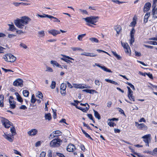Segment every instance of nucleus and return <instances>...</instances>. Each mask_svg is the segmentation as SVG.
Returning <instances> with one entry per match:
<instances>
[{
  "label": "nucleus",
  "instance_id": "1",
  "mask_svg": "<svg viewBox=\"0 0 157 157\" xmlns=\"http://www.w3.org/2000/svg\"><path fill=\"white\" fill-rule=\"evenodd\" d=\"M30 21V19L26 17H23L21 19H18L14 20L15 25L18 28L22 29L25 25L28 24Z\"/></svg>",
  "mask_w": 157,
  "mask_h": 157
},
{
  "label": "nucleus",
  "instance_id": "2",
  "mask_svg": "<svg viewBox=\"0 0 157 157\" xmlns=\"http://www.w3.org/2000/svg\"><path fill=\"white\" fill-rule=\"evenodd\" d=\"M62 142V141L60 139H55L52 140L50 143V146L52 148L59 147Z\"/></svg>",
  "mask_w": 157,
  "mask_h": 157
},
{
  "label": "nucleus",
  "instance_id": "3",
  "mask_svg": "<svg viewBox=\"0 0 157 157\" xmlns=\"http://www.w3.org/2000/svg\"><path fill=\"white\" fill-rule=\"evenodd\" d=\"M99 17L98 16H91L83 19L87 22L95 25V23L98 21Z\"/></svg>",
  "mask_w": 157,
  "mask_h": 157
},
{
  "label": "nucleus",
  "instance_id": "4",
  "mask_svg": "<svg viewBox=\"0 0 157 157\" xmlns=\"http://www.w3.org/2000/svg\"><path fill=\"white\" fill-rule=\"evenodd\" d=\"M4 59L6 61L10 62H13L16 59V57L11 54H7L3 56Z\"/></svg>",
  "mask_w": 157,
  "mask_h": 157
},
{
  "label": "nucleus",
  "instance_id": "5",
  "mask_svg": "<svg viewBox=\"0 0 157 157\" xmlns=\"http://www.w3.org/2000/svg\"><path fill=\"white\" fill-rule=\"evenodd\" d=\"M1 121L2 125L4 126L5 128H9L10 126L12 125V123L10 121L8 120L3 117H1Z\"/></svg>",
  "mask_w": 157,
  "mask_h": 157
},
{
  "label": "nucleus",
  "instance_id": "6",
  "mask_svg": "<svg viewBox=\"0 0 157 157\" xmlns=\"http://www.w3.org/2000/svg\"><path fill=\"white\" fill-rule=\"evenodd\" d=\"M142 138L143 139V141L145 143L146 146L149 147V141H150L151 139V135L148 134L145 135L143 136Z\"/></svg>",
  "mask_w": 157,
  "mask_h": 157
},
{
  "label": "nucleus",
  "instance_id": "7",
  "mask_svg": "<svg viewBox=\"0 0 157 157\" xmlns=\"http://www.w3.org/2000/svg\"><path fill=\"white\" fill-rule=\"evenodd\" d=\"M135 126L140 130H146L147 128V126L144 123L139 124L137 122H135Z\"/></svg>",
  "mask_w": 157,
  "mask_h": 157
},
{
  "label": "nucleus",
  "instance_id": "8",
  "mask_svg": "<svg viewBox=\"0 0 157 157\" xmlns=\"http://www.w3.org/2000/svg\"><path fill=\"white\" fill-rule=\"evenodd\" d=\"M23 81L20 79H17L15 80L13 83V85L15 86H20L21 87L23 86Z\"/></svg>",
  "mask_w": 157,
  "mask_h": 157
},
{
  "label": "nucleus",
  "instance_id": "9",
  "mask_svg": "<svg viewBox=\"0 0 157 157\" xmlns=\"http://www.w3.org/2000/svg\"><path fill=\"white\" fill-rule=\"evenodd\" d=\"M3 136L5 139L10 142H12L13 140L14 137L12 136L10 133L6 134L4 133Z\"/></svg>",
  "mask_w": 157,
  "mask_h": 157
},
{
  "label": "nucleus",
  "instance_id": "10",
  "mask_svg": "<svg viewBox=\"0 0 157 157\" xmlns=\"http://www.w3.org/2000/svg\"><path fill=\"white\" fill-rule=\"evenodd\" d=\"M61 56H63V58H61V59L62 60L64 61L65 62L67 63H70V60H68V59L72 60H74V59L73 58L71 57H69V56L63 54H61Z\"/></svg>",
  "mask_w": 157,
  "mask_h": 157
},
{
  "label": "nucleus",
  "instance_id": "11",
  "mask_svg": "<svg viewBox=\"0 0 157 157\" xmlns=\"http://www.w3.org/2000/svg\"><path fill=\"white\" fill-rule=\"evenodd\" d=\"M72 104L73 105L75 106L76 108L77 109L82 110L84 112H86L88 110L89 108V105L88 104H87L88 107H86L85 108H82L80 106H78L77 105L75 104V103H72Z\"/></svg>",
  "mask_w": 157,
  "mask_h": 157
},
{
  "label": "nucleus",
  "instance_id": "12",
  "mask_svg": "<svg viewBox=\"0 0 157 157\" xmlns=\"http://www.w3.org/2000/svg\"><path fill=\"white\" fill-rule=\"evenodd\" d=\"M48 33L52 35L53 36H55L58 34L60 33V32L57 30L54 29H52L48 31Z\"/></svg>",
  "mask_w": 157,
  "mask_h": 157
},
{
  "label": "nucleus",
  "instance_id": "13",
  "mask_svg": "<svg viewBox=\"0 0 157 157\" xmlns=\"http://www.w3.org/2000/svg\"><path fill=\"white\" fill-rule=\"evenodd\" d=\"M67 87V85L65 83H62L60 86V93L63 95H65L66 94V89Z\"/></svg>",
  "mask_w": 157,
  "mask_h": 157
},
{
  "label": "nucleus",
  "instance_id": "14",
  "mask_svg": "<svg viewBox=\"0 0 157 157\" xmlns=\"http://www.w3.org/2000/svg\"><path fill=\"white\" fill-rule=\"evenodd\" d=\"M121 44L125 49V52L126 53H129V50H130V47L127 43H123L121 42Z\"/></svg>",
  "mask_w": 157,
  "mask_h": 157
},
{
  "label": "nucleus",
  "instance_id": "15",
  "mask_svg": "<svg viewBox=\"0 0 157 157\" xmlns=\"http://www.w3.org/2000/svg\"><path fill=\"white\" fill-rule=\"evenodd\" d=\"M61 133V132L59 130L53 131V132L50 135L49 137H54L56 136H57L60 135Z\"/></svg>",
  "mask_w": 157,
  "mask_h": 157
},
{
  "label": "nucleus",
  "instance_id": "16",
  "mask_svg": "<svg viewBox=\"0 0 157 157\" xmlns=\"http://www.w3.org/2000/svg\"><path fill=\"white\" fill-rule=\"evenodd\" d=\"M38 132L37 130L36 129H33L30 130L28 132V133L29 136H35Z\"/></svg>",
  "mask_w": 157,
  "mask_h": 157
},
{
  "label": "nucleus",
  "instance_id": "17",
  "mask_svg": "<svg viewBox=\"0 0 157 157\" xmlns=\"http://www.w3.org/2000/svg\"><path fill=\"white\" fill-rule=\"evenodd\" d=\"M75 149V145L72 144H70L67 147V149L69 152H73Z\"/></svg>",
  "mask_w": 157,
  "mask_h": 157
},
{
  "label": "nucleus",
  "instance_id": "18",
  "mask_svg": "<svg viewBox=\"0 0 157 157\" xmlns=\"http://www.w3.org/2000/svg\"><path fill=\"white\" fill-rule=\"evenodd\" d=\"M143 152L144 153L149 154L152 155H154L157 152V147L155 148L152 151H145Z\"/></svg>",
  "mask_w": 157,
  "mask_h": 157
},
{
  "label": "nucleus",
  "instance_id": "19",
  "mask_svg": "<svg viewBox=\"0 0 157 157\" xmlns=\"http://www.w3.org/2000/svg\"><path fill=\"white\" fill-rule=\"evenodd\" d=\"M151 7V4L149 2L146 3L144 5V13L148 11Z\"/></svg>",
  "mask_w": 157,
  "mask_h": 157
},
{
  "label": "nucleus",
  "instance_id": "20",
  "mask_svg": "<svg viewBox=\"0 0 157 157\" xmlns=\"http://www.w3.org/2000/svg\"><path fill=\"white\" fill-rule=\"evenodd\" d=\"M97 66L99 67L102 70H104V71L108 72L109 73H112V71L109 69L105 67L104 66H101L100 64H98L97 65Z\"/></svg>",
  "mask_w": 157,
  "mask_h": 157
},
{
  "label": "nucleus",
  "instance_id": "21",
  "mask_svg": "<svg viewBox=\"0 0 157 157\" xmlns=\"http://www.w3.org/2000/svg\"><path fill=\"white\" fill-rule=\"evenodd\" d=\"M151 14L153 15V18L154 19L157 18V7L156 8L152 9Z\"/></svg>",
  "mask_w": 157,
  "mask_h": 157
},
{
  "label": "nucleus",
  "instance_id": "22",
  "mask_svg": "<svg viewBox=\"0 0 157 157\" xmlns=\"http://www.w3.org/2000/svg\"><path fill=\"white\" fill-rule=\"evenodd\" d=\"M81 55L85 56H87L95 57L97 56L96 55H94L93 53L89 52H84L81 54Z\"/></svg>",
  "mask_w": 157,
  "mask_h": 157
},
{
  "label": "nucleus",
  "instance_id": "23",
  "mask_svg": "<svg viewBox=\"0 0 157 157\" xmlns=\"http://www.w3.org/2000/svg\"><path fill=\"white\" fill-rule=\"evenodd\" d=\"M150 15V13H147L145 14L144 17V23L145 24L148 21V19Z\"/></svg>",
  "mask_w": 157,
  "mask_h": 157
},
{
  "label": "nucleus",
  "instance_id": "24",
  "mask_svg": "<svg viewBox=\"0 0 157 157\" xmlns=\"http://www.w3.org/2000/svg\"><path fill=\"white\" fill-rule=\"evenodd\" d=\"M82 91L86 92L90 94H93L94 93H97V92L94 90L84 89L82 90Z\"/></svg>",
  "mask_w": 157,
  "mask_h": 157
},
{
  "label": "nucleus",
  "instance_id": "25",
  "mask_svg": "<svg viewBox=\"0 0 157 157\" xmlns=\"http://www.w3.org/2000/svg\"><path fill=\"white\" fill-rule=\"evenodd\" d=\"M4 96L3 95H0V106L2 107L4 106Z\"/></svg>",
  "mask_w": 157,
  "mask_h": 157
},
{
  "label": "nucleus",
  "instance_id": "26",
  "mask_svg": "<svg viewBox=\"0 0 157 157\" xmlns=\"http://www.w3.org/2000/svg\"><path fill=\"white\" fill-rule=\"evenodd\" d=\"M15 95H16L17 97V100L20 102H23V99L21 97V96L19 95L18 93L17 92H15Z\"/></svg>",
  "mask_w": 157,
  "mask_h": 157
},
{
  "label": "nucleus",
  "instance_id": "27",
  "mask_svg": "<svg viewBox=\"0 0 157 157\" xmlns=\"http://www.w3.org/2000/svg\"><path fill=\"white\" fill-rule=\"evenodd\" d=\"M93 111L94 113V116L96 118H97L98 120H100L101 119V117L100 115L99 114L98 112L94 109L93 110Z\"/></svg>",
  "mask_w": 157,
  "mask_h": 157
},
{
  "label": "nucleus",
  "instance_id": "28",
  "mask_svg": "<svg viewBox=\"0 0 157 157\" xmlns=\"http://www.w3.org/2000/svg\"><path fill=\"white\" fill-rule=\"evenodd\" d=\"M9 103L10 105V107L12 109H14L16 107L15 103L14 101H13L9 99Z\"/></svg>",
  "mask_w": 157,
  "mask_h": 157
},
{
  "label": "nucleus",
  "instance_id": "29",
  "mask_svg": "<svg viewBox=\"0 0 157 157\" xmlns=\"http://www.w3.org/2000/svg\"><path fill=\"white\" fill-rule=\"evenodd\" d=\"M51 64L54 65L58 67H61V65L59 64L56 61L51 60L50 62Z\"/></svg>",
  "mask_w": 157,
  "mask_h": 157
},
{
  "label": "nucleus",
  "instance_id": "30",
  "mask_svg": "<svg viewBox=\"0 0 157 157\" xmlns=\"http://www.w3.org/2000/svg\"><path fill=\"white\" fill-rule=\"evenodd\" d=\"M10 132L12 133L11 135H12V136H14L16 134L15 128L14 127H13L12 128H11Z\"/></svg>",
  "mask_w": 157,
  "mask_h": 157
},
{
  "label": "nucleus",
  "instance_id": "31",
  "mask_svg": "<svg viewBox=\"0 0 157 157\" xmlns=\"http://www.w3.org/2000/svg\"><path fill=\"white\" fill-rule=\"evenodd\" d=\"M74 87L76 88L83 89L84 87L83 86V84H73Z\"/></svg>",
  "mask_w": 157,
  "mask_h": 157
},
{
  "label": "nucleus",
  "instance_id": "32",
  "mask_svg": "<svg viewBox=\"0 0 157 157\" xmlns=\"http://www.w3.org/2000/svg\"><path fill=\"white\" fill-rule=\"evenodd\" d=\"M105 81L107 82L115 84V85H118V83L117 82H116L110 79H105Z\"/></svg>",
  "mask_w": 157,
  "mask_h": 157
},
{
  "label": "nucleus",
  "instance_id": "33",
  "mask_svg": "<svg viewBox=\"0 0 157 157\" xmlns=\"http://www.w3.org/2000/svg\"><path fill=\"white\" fill-rule=\"evenodd\" d=\"M89 40L92 43H98L99 42V40L96 38L91 37L89 38Z\"/></svg>",
  "mask_w": 157,
  "mask_h": 157
},
{
  "label": "nucleus",
  "instance_id": "34",
  "mask_svg": "<svg viewBox=\"0 0 157 157\" xmlns=\"http://www.w3.org/2000/svg\"><path fill=\"white\" fill-rule=\"evenodd\" d=\"M112 53L113 56H114L117 59L120 60L121 58V56L119 55H118L116 52L112 51Z\"/></svg>",
  "mask_w": 157,
  "mask_h": 157
},
{
  "label": "nucleus",
  "instance_id": "35",
  "mask_svg": "<svg viewBox=\"0 0 157 157\" xmlns=\"http://www.w3.org/2000/svg\"><path fill=\"white\" fill-rule=\"evenodd\" d=\"M8 25L9 26V30L11 31H14L16 29L15 26L13 25L8 24Z\"/></svg>",
  "mask_w": 157,
  "mask_h": 157
},
{
  "label": "nucleus",
  "instance_id": "36",
  "mask_svg": "<svg viewBox=\"0 0 157 157\" xmlns=\"http://www.w3.org/2000/svg\"><path fill=\"white\" fill-rule=\"evenodd\" d=\"M45 119L50 121L52 119L51 114L50 113L46 114L45 115Z\"/></svg>",
  "mask_w": 157,
  "mask_h": 157
},
{
  "label": "nucleus",
  "instance_id": "37",
  "mask_svg": "<svg viewBox=\"0 0 157 157\" xmlns=\"http://www.w3.org/2000/svg\"><path fill=\"white\" fill-rule=\"evenodd\" d=\"M128 96L130 101H135V97L134 96H133V93L130 94L129 95H128Z\"/></svg>",
  "mask_w": 157,
  "mask_h": 157
},
{
  "label": "nucleus",
  "instance_id": "38",
  "mask_svg": "<svg viewBox=\"0 0 157 157\" xmlns=\"http://www.w3.org/2000/svg\"><path fill=\"white\" fill-rule=\"evenodd\" d=\"M49 18L50 19H53L52 21L54 22H59L60 21L57 18L50 15Z\"/></svg>",
  "mask_w": 157,
  "mask_h": 157
},
{
  "label": "nucleus",
  "instance_id": "39",
  "mask_svg": "<svg viewBox=\"0 0 157 157\" xmlns=\"http://www.w3.org/2000/svg\"><path fill=\"white\" fill-rule=\"evenodd\" d=\"M38 36L40 37H44L45 36L44 31L42 30L38 32Z\"/></svg>",
  "mask_w": 157,
  "mask_h": 157
},
{
  "label": "nucleus",
  "instance_id": "40",
  "mask_svg": "<svg viewBox=\"0 0 157 157\" xmlns=\"http://www.w3.org/2000/svg\"><path fill=\"white\" fill-rule=\"evenodd\" d=\"M86 35V34L85 33L79 35L78 36L77 39L79 40L82 41V38Z\"/></svg>",
  "mask_w": 157,
  "mask_h": 157
},
{
  "label": "nucleus",
  "instance_id": "41",
  "mask_svg": "<svg viewBox=\"0 0 157 157\" xmlns=\"http://www.w3.org/2000/svg\"><path fill=\"white\" fill-rule=\"evenodd\" d=\"M121 28L120 26H118L115 27V29L116 30L117 34L118 35L120 32L121 30Z\"/></svg>",
  "mask_w": 157,
  "mask_h": 157
},
{
  "label": "nucleus",
  "instance_id": "42",
  "mask_svg": "<svg viewBox=\"0 0 157 157\" xmlns=\"http://www.w3.org/2000/svg\"><path fill=\"white\" fill-rule=\"evenodd\" d=\"M131 38L129 40L130 41V45H132V43H133L134 42V36H130Z\"/></svg>",
  "mask_w": 157,
  "mask_h": 157
},
{
  "label": "nucleus",
  "instance_id": "43",
  "mask_svg": "<svg viewBox=\"0 0 157 157\" xmlns=\"http://www.w3.org/2000/svg\"><path fill=\"white\" fill-rule=\"evenodd\" d=\"M23 94L24 96L28 97L29 95V93L28 90H25L23 91Z\"/></svg>",
  "mask_w": 157,
  "mask_h": 157
},
{
  "label": "nucleus",
  "instance_id": "44",
  "mask_svg": "<svg viewBox=\"0 0 157 157\" xmlns=\"http://www.w3.org/2000/svg\"><path fill=\"white\" fill-rule=\"evenodd\" d=\"M128 148L131 150V152L133 153L134 154L136 155L139 156V153L135 152V150L132 148V147L129 146L128 147Z\"/></svg>",
  "mask_w": 157,
  "mask_h": 157
},
{
  "label": "nucleus",
  "instance_id": "45",
  "mask_svg": "<svg viewBox=\"0 0 157 157\" xmlns=\"http://www.w3.org/2000/svg\"><path fill=\"white\" fill-rule=\"evenodd\" d=\"M108 125L110 126V127H113L114 126H116V124L114 123L112 121H109V122H108Z\"/></svg>",
  "mask_w": 157,
  "mask_h": 157
},
{
  "label": "nucleus",
  "instance_id": "46",
  "mask_svg": "<svg viewBox=\"0 0 157 157\" xmlns=\"http://www.w3.org/2000/svg\"><path fill=\"white\" fill-rule=\"evenodd\" d=\"M71 48V49L74 51H83V50L81 48H80L72 47Z\"/></svg>",
  "mask_w": 157,
  "mask_h": 157
},
{
  "label": "nucleus",
  "instance_id": "47",
  "mask_svg": "<svg viewBox=\"0 0 157 157\" xmlns=\"http://www.w3.org/2000/svg\"><path fill=\"white\" fill-rule=\"evenodd\" d=\"M112 2L119 5L126 2H120L118 0H112Z\"/></svg>",
  "mask_w": 157,
  "mask_h": 157
},
{
  "label": "nucleus",
  "instance_id": "48",
  "mask_svg": "<svg viewBox=\"0 0 157 157\" xmlns=\"http://www.w3.org/2000/svg\"><path fill=\"white\" fill-rule=\"evenodd\" d=\"M37 15L38 16L40 17L41 18H44V17H48L49 18L50 17V15H48V14H44L43 15H41L38 14Z\"/></svg>",
  "mask_w": 157,
  "mask_h": 157
},
{
  "label": "nucleus",
  "instance_id": "49",
  "mask_svg": "<svg viewBox=\"0 0 157 157\" xmlns=\"http://www.w3.org/2000/svg\"><path fill=\"white\" fill-rule=\"evenodd\" d=\"M37 94L36 95V97L39 98H42L43 96L42 93L40 91H38L37 93Z\"/></svg>",
  "mask_w": 157,
  "mask_h": 157
},
{
  "label": "nucleus",
  "instance_id": "50",
  "mask_svg": "<svg viewBox=\"0 0 157 157\" xmlns=\"http://www.w3.org/2000/svg\"><path fill=\"white\" fill-rule=\"evenodd\" d=\"M56 85V82L54 81H52V83L50 86V87L52 89H54Z\"/></svg>",
  "mask_w": 157,
  "mask_h": 157
},
{
  "label": "nucleus",
  "instance_id": "51",
  "mask_svg": "<svg viewBox=\"0 0 157 157\" xmlns=\"http://www.w3.org/2000/svg\"><path fill=\"white\" fill-rule=\"evenodd\" d=\"M36 99L35 98L34 94H33L31 97V102L32 103H34L36 101Z\"/></svg>",
  "mask_w": 157,
  "mask_h": 157
},
{
  "label": "nucleus",
  "instance_id": "52",
  "mask_svg": "<svg viewBox=\"0 0 157 157\" xmlns=\"http://www.w3.org/2000/svg\"><path fill=\"white\" fill-rule=\"evenodd\" d=\"M87 116L91 120H92L93 122L94 123L95 121L94 119V118L91 114H87Z\"/></svg>",
  "mask_w": 157,
  "mask_h": 157
},
{
  "label": "nucleus",
  "instance_id": "53",
  "mask_svg": "<svg viewBox=\"0 0 157 157\" xmlns=\"http://www.w3.org/2000/svg\"><path fill=\"white\" fill-rule=\"evenodd\" d=\"M52 110L53 112V117L54 119H55L56 118V110L52 109Z\"/></svg>",
  "mask_w": 157,
  "mask_h": 157
},
{
  "label": "nucleus",
  "instance_id": "54",
  "mask_svg": "<svg viewBox=\"0 0 157 157\" xmlns=\"http://www.w3.org/2000/svg\"><path fill=\"white\" fill-rule=\"evenodd\" d=\"M46 71L49 72H53V70L51 67L47 66Z\"/></svg>",
  "mask_w": 157,
  "mask_h": 157
},
{
  "label": "nucleus",
  "instance_id": "55",
  "mask_svg": "<svg viewBox=\"0 0 157 157\" xmlns=\"http://www.w3.org/2000/svg\"><path fill=\"white\" fill-rule=\"evenodd\" d=\"M83 134L85 135L86 137L88 138H89L91 140H93V139L91 137L90 135L89 134H88L86 132Z\"/></svg>",
  "mask_w": 157,
  "mask_h": 157
},
{
  "label": "nucleus",
  "instance_id": "56",
  "mask_svg": "<svg viewBox=\"0 0 157 157\" xmlns=\"http://www.w3.org/2000/svg\"><path fill=\"white\" fill-rule=\"evenodd\" d=\"M127 88L128 89V95H129L130 94H132L133 93V91L130 88L128 87L127 86Z\"/></svg>",
  "mask_w": 157,
  "mask_h": 157
},
{
  "label": "nucleus",
  "instance_id": "57",
  "mask_svg": "<svg viewBox=\"0 0 157 157\" xmlns=\"http://www.w3.org/2000/svg\"><path fill=\"white\" fill-rule=\"evenodd\" d=\"M79 10L83 14H88V12L85 10H82V9H79Z\"/></svg>",
  "mask_w": 157,
  "mask_h": 157
},
{
  "label": "nucleus",
  "instance_id": "58",
  "mask_svg": "<svg viewBox=\"0 0 157 157\" xmlns=\"http://www.w3.org/2000/svg\"><path fill=\"white\" fill-rule=\"evenodd\" d=\"M147 43L150 44H152L153 45H157V42L156 41H149L147 42Z\"/></svg>",
  "mask_w": 157,
  "mask_h": 157
},
{
  "label": "nucleus",
  "instance_id": "59",
  "mask_svg": "<svg viewBox=\"0 0 157 157\" xmlns=\"http://www.w3.org/2000/svg\"><path fill=\"white\" fill-rule=\"evenodd\" d=\"M135 32V30L134 28H132L130 32V36H134V34Z\"/></svg>",
  "mask_w": 157,
  "mask_h": 157
},
{
  "label": "nucleus",
  "instance_id": "60",
  "mask_svg": "<svg viewBox=\"0 0 157 157\" xmlns=\"http://www.w3.org/2000/svg\"><path fill=\"white\" fill-rule=\"evenodd\" d=\"M146 75L150 78L151 79H153L152 75L149 72L148 73H145Z\"/></svg>",
  "mask_w": 157,
  "mask_h": 157
},
{
  "label": "nucleus",
  "instance_id": "61",
  "mask_svg": "<svg viewBox=\"0 0 157 157\" xmlns=\"http://www.w3.org/2000/svg\"><path fill=\"white\" fill-rule=\"evenodd\" d=\"M136 24V21H133L132 22L130 23V26H132L134 27L135 26Z\"/></svg>",
  "mask_w": 157,
  "mask_h": 157
},
{
  "label": "nucleus",
  "instance_id": "62",
  "mask_svg": "<svg viewBox=\"0 0 157 157\" xmlns=\"http://www.w3.org/2000/svg\"><path fill=\"white\" fill-rule=\"evenodd\" d=\"M83 124L84 126L86 127L88 129L92 130V129L90 128L89 126L87 124H86L85 122H83Z\"/></svg>",
  "mask_w": 157,
  "mask_h": 157
},
{
  "label": "nucleus",
  "instance_id": "63",
  "mask_svg": "<svg viewBox=\"0 0 157 157\" xmlns=\"http://www.w3.org/2000/svg\"><path fill=\"white\" fill-rule=\"evenodd\" d=\"M135 52L136 56L138 57H140L141 56V54L140 52H138L135 51Z\"/></svg>",
  "mask_w": 157,
  "mask_h": 157
},
{
  "label": "nucleus",
  "instance_id": "64",
  "mask_svg": "<svg viewBox=\"0 0 157 157\" xmlns=\"http://www.w3.org/2000/svg\"><path fill=\"white\" fill-rule=\"evenodd\" d=\"M46 153L44 151H42L40 153V156L41 157H45L46 155Z\"/></svg>",
  "mask_w": 157,
  "mask_h": 157
}]
</instances>
